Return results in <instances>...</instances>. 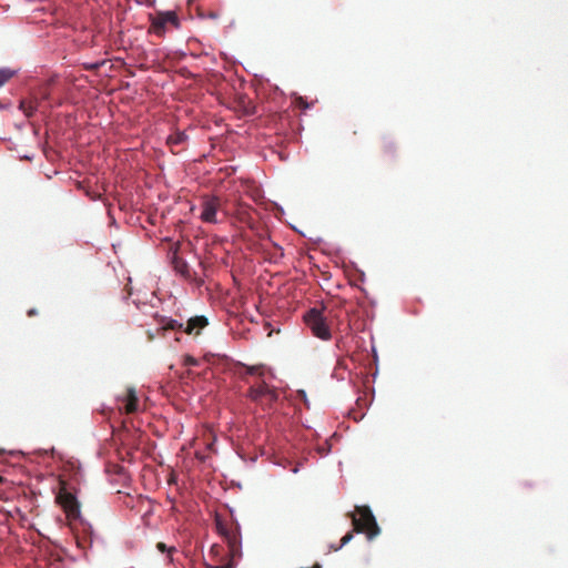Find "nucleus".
Wrapping results in <instances>:
<instances>
[{"mask_svg": "<svg viewBox=\"0 0 568 568\" xmlns=\"http://www.w3.org/2000/svg\"><path fill=\"white\" fill-rule=\"evenodd\" d=\"M354 531L364 532L371 540L379 534L376 519L367 506H356L355 514H352Z\"/></svg>", "mask_w": 568, "mask_h": 568, "instance_id": "nucleus-1", "label": "nucleus"}, {"mask_svg": "<svg viewBox=\"0 0 568 568\" xmlns=\"http://www.w3.org/2000/svg\"><path fill=\"white\" fill-rule=\"evenodd\" d=\"M60 490L57 495V503L62 507L69 520H78L81 518L80 503L77 497L68 490L64 481L60 483Z\"/></svg>", "mask_w": 568, "mask_h": 568, "instance_id": "nucleus-2", "label": "nucleus"}, {"mask_svg": "<svg viewBox=\"0 0 568 568\" xmlns=\"http://www.w3.org/2000/svg\"><path fill=\"white\" fill-rule=\"evenodd\" d=\"M58 85V78L51 77L44 84L38 88L36 93L32 95V99L36 103H40V109L48 103V109L53 108L54 105H61L62 99H54L53 94L55 92V88Z\"/></svg>", "mask_w": 568, "mask_h": 568, "instance_id": "nucleus-3", "label": "nucleus"}, {"mask_svg": "<svg viewBox=\"0 0 568 568\" xmlns=\"http://www.w3.org/2000/svg\"><path fill=\"white\" fill-rule=\"evenodd\" d=\"M304 320L306 325L311 328L312 333L324 341L331 338V329L326 323V320L322 311L317 308H311L305 315Z\"/></svg>", "mask_w": 568, "mask_h": 568, "instance_id": "nucleus-4", "label": "nucleus"}, {"mask_svg": "<svg viewBox=\"0 0 568 568\" xmlns=\"http://www.w3.org/2000/svg\"><path fill=\"white\" fill-rule=\"evenodd\" d=\"M247 396L251 400L264 406H270L277 399L276 390L263 381L252 385Z\"/></svg>", "mask_w": 568, "mask_h": 568, "instance_id": "nucleus-5", "label": "nucleus"}, {"mask_svg": "<svg viewBox=\"0 0 568 568\" xmlns=\"http://www.w3.org/2000/svg\"><path fill=\"white\" fill-rule=\"evenodd\" d=\"M179 23V18L175 12H159L155 16H151L150 31L159 37H162L165 33L168 24H172L173 27L178 28Z\"/></svg>", "mask_w": 568, "mask_h": 568, "instance_id": "nucleus-6", "label": "nucleus"}, {"mask_svg": "<svg viewBox=\"0 0 568 568\" xmlns=\"http://www.w3.org/2000/svg\"><path fill=\"white\" fill-rule=\"evenodd\" d=\"M216 527L219 532L225 538L230 554L233 557L240 555L241 539L239 527L234 525L227 526L220 520L216 521Z\"/></svg>", "mask_w": 568, "mask_h": 568, "instance_id": "nucleus-7", "label": "nucleus"}, {"mask_svg": "<svg viewBox=\"0 0 568 568\" xmlns=\"http://www.w3.org/2000/svg\"><path fill=\"white\" fill-rule=\"evenodd\" d=\"M201 220L205 223H217V212L221 201L217 196H205L202 200Z\"/></svg>", "mask_w": 568, "mask_h": 568, "instance_id": "nucleus-8", "label": "nucleus"}, {"mask_svg": "<svg viewBox=\"0 0 568 568\" xmlns=\"http://www.w3.org/2000/svg\"><path fill=\"white\" fill-rule=\"evenodd\" d=\"M123 405L125 414H134L139 410V398L133 387H128L125 392L118 397Z\"/></svg>", "mask_w": 568, "mask_h": 568, "instance_id": "nucleus-9", "label": "nucleus"}, {"mask_svg": "<svg viewBox=\"0 0 568 568\" xmlns=\"http://www.w3.org/2000/svg\"><path fill=\"white\" fill-rule=\"evenodd\" d=\"M207 324H209V322L205 316H194L187 321L184 332L189 335H191V334L199 335L200 331L202 328H204Z\"/></svg>", "mask_w": 568, "mask_h": 568, "instance_id": "nucleus-10", "label": "nucleus"}, {"mask_svg": "<svg viewBox=\"0 0 568 568\" xmlns=\"http://www.w3.org/2000/svg\"><path fill=\"white\" fill-rule=\"evenodd\" d=\"M187 135L184 132L176 131L168 136L166 143L173 153H179L185 144Z\"/></svg>", "mask_w": 568, "mask_h": 568, "instance_id": "nucleus-11", "label": "nucleus"}, {"mask_svg": "<svg viewBox=\"0 0 568 568\" xmlns=\"http://www.w3.org/2000/svg\"><path fill=\"white\" fill-rule=\"evenodd\" d=\"M19 108H20V110H22V111H23V113H24L28 118H30V116H32V115L34 114V112H36L37 110H39V109H40V103H36V102L33 101V99H32V98H30V99H28V100H27V99H26V100H21V101H20V105H19Z\"/></svg>", "mask_w": 568, "mask_h": 568, "instance_id": "nucleus-12", "label": "nucleus"}, {"mask_svg": "<svg viewBox=\"0 0 568 568\" xmlns=\"http://www.w3.org/2000/svg\"><path fill=\"white\" fill-rule=\"evenodd\" d=\"M161 327L158 331H180L183 328V324L172 318H162Z\"/></svg>", "mask_w": 568, "mask_h": 568, "instance_id": "nucleus-13", "label": "nucleus"}, {"mask_svg": "<svg viewBox=\"0 0 568 568\" xmlns=\"http://www.w3.org/2000/svg\"><path fill=\"white\" fill-rule=\"evenodd\" d=\"M174 268L178 273H180L184 277H190V268L185 262L175 260Z\"/></svg>", "mask_w": 568, "mask_h": 568, "instance_id": "nucleus-14", "label": "nucleus"}, {"mask_svg": "<svg viewBox=\"0 0 568 568\" xmlns=\"http://www.w3.org/2000/svg\"><path fill=\"white\" fill-rule=\"evenodd\" d=\"M16 74V71L9 69V68H2L0 69V88L7 83L13 75Z\"/></svg>", "mask_w": 568, "mask_h": 568, "instance_id": "nucleus-15", "label": "nucleus"}, {"mask_svg": "<svg viewBox=\"0 0 568 568\" xmlns=\"http://www.w3.org/2000/svg\"><path fill=\"white\" fill-rule=\"evenodd\" d=\"M381 148L385 154H393L395 152V144L388 138H383Z\"/></svg>", "mask_w": 568, "mask_h": 568, "instance_id": "nucleus-16", "label": "nucleus"}, {"mask_svg": "<svg viewBox=\"0 0 568 568\" xmlns=\"http://www.w3.org/2000/svg\"><path fill=\"white\" fill-rule=\"evenodd\" d=\"M156 549L161 552H169L170 555L175 551L174 547H168L164 542L160 541L156 544Z\"/></svg>", "mask_w": 568, "mask_h": 568, "instance_id": "nucleus-17", "label": "nucleus"}, {"mask_svg": "<svg viewBox=\"0 0 568 568\" xmlns=\"http://www.w3.org/2000/svg\"><path fill=\"white\" fill-rule=\"evenodd\" d=\"M353 539V531L347 532L342 539L339 546L335 547L334 550L341 549L343 546H345L347 542H349Z\"/></svg>", "mask_w": 568, "mask_h": 568, "instance_id": "nucleus-18", "label": "nucleus"}, {"mask_svg": "<svg viewBox=\"0 0 568 568\" xmlns=\"http://www.w3.org/2000/svg\"><path fill=\"white\" fill-rule=\"evenodd\" d=\"M183 364L185 366H196L197 365V359L194 358L191 355H185L184 358H183Z\"/></svg>", "mask_w": 568, "mask_h": 568, "instance_id": "nucleus-19", "label": "nucleus"}, {"mask_svg": "<svg viewBox=\"0 0 568 568\" xmlns=\"http://www.w3.org/2000/svg\"><path fill=\"white\" fill-rule=\"evenodd\" d=\"M246 368V373L250 375L261 374V367L258 366H244Z\"/></svg>", "mask_w": 568, "mask_h": 568, "instance_id": "nucleus-20", "label": "nucleus"}, {"mask_svg": "<svg viewBox=\"0 0 568 568\" xmlns=\"http://www.w3.org/2000/svg\"><path fill=\"white\" fill-rule=\"evenodd\" d=\"M296 105L298 108H302V109H307L308 108V103L302 97H298L296 99Z\"/></svg>", "mask_w": 568, "mask_h": 568, "instance_id": "nucleus-21", "label": "nucleus"}, {"mask_svg": "<svg viewBox=\"0 0 568 568\" xmlns=\"http://www.w3.org/2000/svg\"><path fill=\"white\" fill-rule=\"evenodd\" d=\"M209 568H233V565L232 562H227L225 565L209 566Z\"/></svg>", "mask_w": 568, "mask_h": 568, "instance_id": "nucleus-22", "label": "nucleus"}, {"mask_svg": "<svg viewBox=\"0 0 568 568\" xmlns=\"http://www.w3.org/2000/svg\"><path fill=\"white\" fill-rule=\"evenodd\" d=\"M38 314H39V312H38V310H37V308H30V310H28V312H27V315H28L29 317L36 316V315H38Z\"/></svg>", "mask_w": 568, "mask_h": 568, "instance_id": "nucleus-23", "label": "nucleus"}, {"mask_svg": "<svg viewBox=\"0 0 568 568\" xmlns=\"http://www.w3.org/2000/svg\"><path fill=\"white\" fill-rule=\"evenodd\" d=\"M273 245H274V247H275L276 250H278L280 252H282V247H281V246H278V245H277V244H275V243H274ZM280 254H281V255H283V253H280Z\"/></svg>", "mask_w": 568, "mask_h": 568, "instance_id": "nucleus-24", "label": "nucleus"}, {"mask_svg": "<svg viewBox=\"0 0 568 568\" xmlns=\"http://www.w3.org/2000/svg\"><path fill=\"white\" fill-rule=\"evenodd\" d=\"M148 334H149V339L152 341L154 338V335L151 334L150 332Z\"/></svg>", "mask_w": 568, "mask_h": 568, "instance_id": "nucleus-25", "label": "nucleus"}, {"mask_svg": "<svg viewBox=\"0 0 568 568\" xmlns=\"http://www.w3.org/2000/svg\"><path fill=\"white\" fill-rule=\"evenodd\" d=\"M217 550H219V547H217V546H213V547H212V551H216V552H217Z\"/></svg>", "mask_w": 568, "mask_h": 568, "instance_id": "nucleus-26", "label": "nucleus"}, {"mask_svg": "<svg viewBox=\"0 0 568 568\" xmlns=\"http://www.w3.org/2000/svg\"><path fill=\"white\" fill-rule=\"evenodd\" d=\"M314 568H321V567H320V565H315V567H314Z\"/></svg>", "mask_w": 568, "mask_h": 568, "instance_id": "nucleus-27", "label": "nucleus"}]
</instances>
